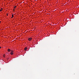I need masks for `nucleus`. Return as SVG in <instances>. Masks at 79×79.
<instances>
[{"instance_id": "7", "label": "nucleus", "mask_w": 79, "mask_h": 79, "mask_svg": "<svg viewBox=\"0 0 79 79\" xmlns=\"http://www.w3.org/2000/svg\"><path fill=\"white\" fill-rule=\"evenodd\" d=\"M14 8H15H15H16V6H14Z\"/></svg>"}, {"instance_id": "6", "label": "nucleus", "mask_w": 79, "mask_h": 79, "mask_svg": "<svg viewBox=\"0 0 79 79\" xmlns=\"http://www.w3.org/2000/svg\"><path fill=\"white\" fill-rule=\"evenodd\" d=\"M3 57H4V58L5 57V54L3 55Z\"/></svg>"}, {"instance_id": "4", "label": "nucleus", "mask_w": 79, "mask_h": 79, "mask_svg": "<svg viewBox=\"0 0 79 79\" xmlns=\"http://www.w3.org/2000/svg\"><path fill=\"white\" fill-rule=\"evenodd\" d=\"M10 51H11V50H10V49H8V52H10Z\"/></svg>"}, {"instance_id": "8", "label": "nucleus", "mask_w": 79, "mask_h": 79, "mask_svg": "<svg viewBox=\"0 0 79 79\" xmlns=\"http://www.w3.org/2000/svg\"><path fill=\"white\" fill-rule=\"evenodd\" d=\"M12 17H14V15H12Z\"/></svg>"}, {"instance_id": "5", "label": "nucleus", "mask_w": 79, "mask_h": 79, "mask_svg": "<svg viewBox=\"0 0 79 79\" xmlns=\"http://www.w3.org/2000/svg\"><path fill=\"white\" fill-rule=\"evenodd\" d=\"M2 10H3V9L1 8V9L0 10V11H2Z\"/></svg>"}, {"instance_id": "11", "label": "nucleus", "mask_w": 79, "mask_h": 79, "mask_svg": "<svg viewBox=\"0 0 79 79\" xmlns=\"http://www.w3.org/2000/svg\"><path fill=\"white\" fill-rule=\"evenodd\" d=\"M6 53L8 54V53Z\"/></svg>"}, {"instance_id": "9", "label": "nucleus", "mask_w": 79, "mask_h": 79, "mask_svg": "<svg viewBox=\"0 0 79 79\" xmlns=\"http://www.w3.org/2000/svg\"><path fill=\"white\" fill-rule=\"evenodd\" d=\"M13 18V17H11V18Z\"/></svg>"}, {"instance_id": "1", "label": "nucleus", "mask_w": 79, "mask_h": 79, "mask_svg": "<svg viewBox=\"0 0 79 79\" xmlns=\"http://www.w3.org/2000/svg\"><path fill=\"white\" fill-rule=\"evenodd\" d=\"M13 53H14L13 51L11 50L10 54L11 55H13Z\"/></svg>"}, {"instance_id": "3", "label": "nucleus", "mask_w": 79, "mask_h": 79, "mask_svg": "<svg viewBox=\"0 0 79 79\" xmlns=\"http://www.w3.org/2000/svg\"><path fill=\"white\" fill-rule=\"evenodd\" d=\"M27 47H25L24 48V50H25V51H26V50H27Z\"/></svg>"}, {"instance_id": "2", "label": "nucleus", "mask_w": 79, "mask_h": 79, "mask_svg": "<svg viewBox=\"0 0 79 79\" xmlns=\"http://www.w3.org/2000/svg\"><path fill=\"white\" fill-rule=\"evenodd\" d=\"M28 40L29 41H31V40H32V38H28Z\"/></svg>"}, {"instance_id": "10", "label": "nucleus", "mask_w": 79, "mask_h": 79, "mask_svg": "<svg viewBox=\"0 0 79 79\" xmlns=\"http://www.w3.org/2000/svg\"><path fill=\"white\" fill-rule=\"evenodd\" d=\"M1 48V47H0V48Z\"/></svg>"}]
</instances>
